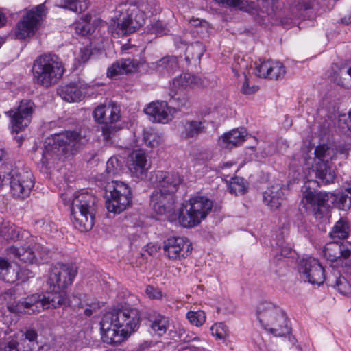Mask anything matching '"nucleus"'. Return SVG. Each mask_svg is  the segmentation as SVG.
Here are the masks:
<instances>
[{
  "instance_id": "f257e3e1",
  "label": "nucleus",
  "mask_w": 351,
  "mask_h": 351,
  "mask_svg": "<svg viewBox=\"0 0 351 351\" xmlns=\"http://www.w3.org/2000/svg\"><path fill=\"white\" fill-rule=\"evenodd\" d=\"M141 323L138 308L130 304H120L102 316L100 321L104 341L117 346L136 332Z\"/></svg>"
},
{
  "instance_id": "f03ea898",
  "label": "nucleus",
  "mask_w": 351,
  "mask_h": 351,
  "mask_svg": "<svg viewBox=\"0 0 351 351\" xmlns=\"http://www.w3.org/2000/svg\"><path fill=\"white\" fill-rule=\"evenodd\" d=\"M316 185L315 181H309L302 187L303 197L300 204L301 213H311L317 219H321L325 211V206L330 201L332 203L337 202L339 208L346 210L351 207V180L344 185L345 192L350 194L341 193L340 195L331 192L319 191L316 192L313 186Z\"/></svg>"
},
{
  "instance_id": "7ed1b4c3",
  "label": "nucleus",
  "mask_w": 351,
  "mask_h": 351,
  "mask_svg": "<svg viewBox=\"0 0 351 351\" xmlns=\"http://www.w3.org/2000/svg\"><path fill=\"white\" fill-rule=\"evenodd\" d=\"M32 71L33 82L49 88L62 77L65 68L60 58L54 53H47L40 55L34 60Z\"/></svg>"
},
{
  "instance_id": "20e7f679",
  "label": "nucleus",
  "mask_w": 351,
  "mask_h": 351,
  "mask_svg": "<svg viewBox=\"0 0 351 351\" xmlns=\"http://www.w3.org/2000/svg\"><path fill=\"white\" fill-rule=\"evenodd\" d=\"M77 274L76 268L69 264L57 263L49 274L47 285L49 286V298L52 307L58 308L66 303V289Z\"/></svg>"
},
{
  "instance_id": "39448f33",
  "label": "nucleus",
  "mask_w": 351,
  "mask_h": 351,
  "mask_svg": "<svg viewBox=\"0 0 351 351\" xmlns=\"http://www.w3.org/2000/svg\"><path fill=\"white\" fill-rule=\"evenodd\" d=\"M82 136L75 131H65L54 134L45 142V152L43 154V162L49 160V156L56 154L58 156L73 154L77 152L82 145Z\"/></svg>"
},
{
  "instance_id": "423d86ee",
  "label": "nucleus",
  "mask_w": 351,
  "mask_h": 351,
  "mask_svg": "<svg viewBox=\"0 0 351 351\" xmlns=\"http://www.w3.org/2000/svg\"><path fill=\"white\" fill-rule=\"evenodd\" d=\"M213 202L204 196L190 199L179 211L178 220L181 226L191 228L199 225L211 211Z\"/></svg>"
},
{
  "instance_id": "0eeeda50",
  "label": "nucleus",
  "mask_w": 351,
  "mask_h": 351,
  "mask_svg": "<svg viewBox=\"0 0 351 351\" xmlns=\"http://www.w3.org/2000/svg\"><path fill=\"white\" fill-rule=\"evenodd\" d=\"M132 204L131 191L123 182L112 181L106 187V207L108 212L119 214Z\"/></svg>"
},
{
  "instance_id": "6e6552de",
  "label": "nucleus",
  "mask_w": 351,
  "mask_h": 351,
  "mask_svg": "<svg viewBox=\"0 0 351 351\" xmlns=\"http://www.w3.org/2000/svg\"><path fill=\"white\" fill-rule=\"evenodd\" d=\"M0 182L3 185L9 184L13 197L21 199L29 195L34 185L32 173L25 170H12L6 175H0Z\"/></svg>"
},
{
  "instance_id": "1a4fd4ad",
  "label": "nucleus",
  "mask_w": 351,
  "mask_h": 351,
  "mask_svg": "<svg viewBox=\"0 0 351 351\" xmlns=\"http://www.w3.org/2000/svg\"><path fill=\"white\" fill-rule=\"evenodd\" d=\"M33 240L31 243L24 244L21 247L16 246H10L6 249L7 256L12 261L25 263H40L45 261L48 257V252L39 245H35L31 247Z\"/></svg>"
},
{
  "instance_id": "9d476101",
  "label": "nucleus",
  "mask_w": 351,
  "mask_h": 351,
  "mask_svg": "<svg viewBox=\"0 0 351 351\" xmlns=\"http://www.w3.org/2000/svg\"><path fill=\"white\" fill-rule=\"evenodd\" d=\"M47 8L44 3L36 5L29 10L18 23L15 29V36L25 39L35 34L40 21L46 16Z\"/></svg>"
},
{
  "instance_id": "9b49d317",
  "label": "nucleus",
  "mask_w": 351,
  "mask_h": 351,
  "mask_svg": "<svg viewBox=\"0 0 351 351\" xmlns=\"http://www.w3.org/2000/svg\"><path fill=\"white\" fill-rule=\"evenodd\" d=\"M49 298V293L47 295L32 294L25 298L24 300L19 301L16 304H10L8 308L10 312L17 314L39 313L52 306V300Z\"/></svg>"
},
{
  "instance_id": "f8f14e48",
  "label": "nucleus",
  "mask_w": 351,
  "mask_h": 351,
  "mask_svg": "<svg viewBox=\"0 0 351 351\" xmlns=\"http://www.w3.org/2000/svg\"><path fill=\"white\" fill-rule=\"evenodd\" d=\"M119 108L115 104H109L97 106L93 111V115L95 121L105 125L102 128V133L105 140H110L115 132V127L112 124L117 122L120 118Z\"/></svg>"
},
{
  "instance_id": "ddd939ff",
  "label": "nucleus",
  "mask_w": 351,
  "mask_h": 351,
  "mask_svg": "<svg viewBox=\"0 0 351 351\" xmlns=\"http://www.w3.org/2000/svg\"><path fill=\"white\" fill-rule=\"evenodd\" d=\"M34 109L35 104L32 100L23 99L20 101L16 110H10L8 112V114L10 117L13 132L19 133L27 127L31 121Z\"/></svg>"
},
{
  "instance_id": "4468645a",
  "label": "nucleus",
  "mask_w": 351,
  "mask_h": 351,
  "mask_svg": "<svg viewBox=\"0 0 351 351\" xmlns=\"http://www.w3.org/2000/svg\"><path fill=\"white\" fill-rule=\"evenodd\" d=\"M165 255L173 261L181 260L190 255L192 251V243L183 237H171L163 242Z\"/></svg>"
},
{
  "instance_id": "2eb2a0df",
  "label": "nucleus",
  "mask_w": 351,
  "mask_h": 351,
  "mask_svg": "<svg viewBox=\"0 0 351 351\" xmlns=\"http://www.w3.org/2000/svg\"><path fill=\"white\" fill-rule=\"evenodd\" d=\"M299 271L305 281L313 285H320L326 279L323 266L313 257L309 256L300 260Z\"/></svg>"
},
{
  "instance_id": "dca6fc26",
  "label": "nucleus",
  "mask_w": 351,
  "mask_h": 351,
  "mask_svg": "<svg viewBox=\"0 0 351 351\" xmlns=\"http://www.w3.org/2000/svg\"><path fill=\"white\" fill-rule=\"evenodd\" d=\"M152 182L156 189L176 193L182 180L178 173L156 171L152 175Z\"/></svg>"
},
{
  "instance_id": "f3484780",
  "label": "nucleus",
  "mask_w": 351,
  "mask_h": 351,
  "mask_svg": "<svg viewBox=\"0 0 351 351\" xmlns=\"http://www.w3.org/2000/svg\"><path fill=\"white\" fill-rule=\"evenodd\" d=\"M96 197L88 193L75 195L71 206V215H95L97 211Z\"/></svg>"
},
{
  "instance_id": "a211bd4d",
  "label": "nucleus",
  "mask_w": 351,
  "mask_h": 351,
  "mask_svg": "<svg viewBox=\"0 0 351 351\" xmlns=\"http://www.w3.org/2000/svg\"><path fill=\"white\" fill-rule=\"evenodd\" d=\"M128 167L132 176L136 178L144 176L150 167L145 152L134 150L128 157Z\"/></svg>"
},
{
  "instance_id": "6ab92c4d",
  "label": "nucleus",
  "mask_w": 351,
  "mask_h": 351,
  "mask_svg": "<svg viewBox=\"0 0 351 351\" xmlns=\"http://www.w3.org/2000/svg\"><path fill=\"white\" fill-rule=\"evenodd\" d=\"M174 194L155 189L151 195V204L155 212L160 215L169 212L175 202Z\"/></svg>"
},
{
  "instance_id": "aec40b11",
  "label": "nucleus",
  "mask_w": 351,
  "mask_h": 351,
  "mask_svg": "<svg viewBox=\"0 0 351 351\" xmlns=\"http://www.w3.org/2000/svg\"><path fill=\"white\" fill-rule=\"evenodd\" d=\"M0 236L7 241H25L27 243L34 240L28 231L16 226L10 221H2L0 223Z\"/></svg>"
},
{
  "instance_id": "412c9836",
  "label": "nucleus",
  "mask_w": 351,
  "mask_h": 351,
  "mask_svg": "<svg viewBox=\"0 0 351 351\" xmlns=\"http://www.w3.org/2000/svg\"><path fill=\"white\" fill-rule=\"evenodd\" d=\"M312 171L315 172V178H317L319 181H315L316 185L313 186L314 190L317 192L315 186H317L319 183L322 184H328L332 183L335 178V173L333 169L332 162H321L319 164H313L312 165ZM310 180H308L304 184L308 182ZM311 181H313V180ZM305 184H304V186Z\"/></svg>"
},
{
  "instance_id": "4be33fe9",
  "label": "nucleus",
  "mask_w": 351,
  "mask_h": 351,
  "mask_svg": "<svg viewBox=\"0 0 351 351\" xmlns=\"http://www.w3.org/2000/svg\"><path fill=\"white\" fill-rule=\"evenodd\" d=\"M283 184L276 183L269 186L263 193V202L271 210L278 209L284 199Z\"/></svg>"
},
{
  "instance_id": "5701e85b",
  "label": "nucleus",
  "mask_w": 351,
  "mask_h": 351,
  "mask_svg": "<svg viewBox=\"0 0 351 351\" xmlns=\"http://www.w3.org/2000/svg\"><path fill=\"white\" fill-rule=\"evenodd\" d=\"M206 125L204 119H186L182 123V136L185 139L197 138L206 132Z\"/></svg>"
},
{
  "instance_id": "b1692460",
  "label": "nucleus",
  "mask_w": 351,
  "mask_h": 351,
  "mask_svg": "<svg viewBox=\"0 0 351 351\" xmlns=\"http://www.w3.org/2000/svg\"><path fill=\"white\" fill-rule=\"evenodd\" d=\"M276 322H267V326L269 328L266 330L276 337H283L291 332V326L289 324L288 318L286 313L283 311H278L274 312Z\"/></svg>"
},
{
  "instance_id": "393cba45",
  "label": "nucleus",
  "mask_w": 351,
  "mask_h": 351,
  "mask_svg": "<svg viewBox=\"0 0 351 351\" xmlns=\"http://www.w3.org/2000/svg\"><path fill=\"white\" fill-rule=\"evenodd\" d=\"M144 112L154 122L165 123L170 119L165 101L152 102L144 109Z\"/></svg>"
},
{
  "instance_id": "a878e982",
  "label": "nucleus",
  "mask_w": 351,
  "mask_h": 351,
  "mask_svg": "<svg viewBox=\"0 0 351 351\" xmlns=\"http://www.w3.org/2000/svg\"><path fill=\"white\" fill-rule=\"evenodd\" d=\"M134 13L131 12L125 15H123L119 19L117 27V33L119 36H125L136 32L141 26L143 25V19L138 20L134 19Z\"/></svg>"
},
{
  "instance_id": "bb28decb",
  "label": "nucleus",
  "mask_w": 351,
  "mask_h": 351,
  "mask_svg": "<svg viewBox=\"0 0 351 351\" xmlns=\"http://www.w3.org/2000/svg\"><path fill=\"white\" fill-rule=\"evenodd\" d=\"M278 311L282 310L269 302L264 301L258 304L256 315L261 325L264 329L267 330L269 328V326H267V322H276L275 318L276 316L274 317L272 315L274 314V312H277Z\"/></svg>"
},
{
  "instance_id": "cd10ccee",
  "label": "nucleus",
  "mask_w": 351,
  "mask_h": 351,
  "mask_svg": "<svg viewBox=\"0 0 351 351\" xmlns=\"http://www.w3.org/2000/svg\"><path fill=\"white\" fill-rule=\"evenodd\" d=\"M331 79L343 87L351 86V66L348 68L346 65H339L334 63L331 66Z\"/></svg>"
},
{
  "instance_id": "c85d7f7f",
  "label": "nucleus",
  "mask_w": 351,
  "mask_h": 351,
  "mask_svg": "<svg viewBox=\"0 0 351 351\" xmlns=\"http://www.w3.org/2000/svg\"><path fill=\"white\" fill-rule=\"evenodd\" d=\"M136 69V63L129 58L121 59L113 63L107 71V76L114 77L119 75L128 74Z\"/></svg>"
},
{
  "instance_id": "c756f323",
  "label": "nucleus",
  "mask_w": 351,
  "mask_h": 351,
  "mask_svg": "<svg viewBox=\"0 0 351 351\" xmlns=\"http://www.w3.org/2000/svg\"><path fill=\"white\" fill-rule=\"evenodd\" d=\"M57 93L63 100L68 102H77L84 97L82 88L75 84L62 86L58 89Z\"/></svg>"
},
{
  "instance_id": "7c9ffc66",
  "label": "nucleus",
  "mask_w": 351,
  "mask_h": 351,
  "mask_svg": "<svg viewBox=\"0 0 351 351\" xmlns=\"http://www.w3.org/2000/svg\"><path fill=\"white\" fill-rule=\"evenodd\" d=\"M245 131L243 128L239 130L235 129L225 133L221 137V146L226 149H232V147L240 145L245 141Z\"/></svg>"
},
{
  "instance_id": "2f4dec72",
  "label": "nucleus",
  "mask_w": 351,
  "mask_h": 351,
  "mask_svg": "<svg viewBox=\"0 0 351 351\" xmlns=\"http://www.w3.org/2000/svg\"><path fill=\"white\" fill-rule=\"evenodd\" d=\"M150 328L159 336L163 335L167 330L169 325L168 317L160 313H153L149 315Z\"/></svg>"
},
{
  "instance_id": "473e14b6",
  "label": "nucleus",
  "mask_w": 351,
  "mask_h": 351,
  "mask_svg": "<svg viewBox=\"0 0 351 351\" xmlns=\"http://www.w3.org/2000/svg\"><path fill=\"white\" fill-rule=\"evenodd\" d=\"M95 215H71V218L74 227L80 232H88L90 230L95 223Z\"/></svg>"
},
{
  "instance_id": "72a5a7b5",
  "label": "nucleus",
  "mask_w": 351,
  "mask_h": 351,
  "mask_svg": "<svg viewBox=\"0 0 351 351\" xmlns=\"http://www.w3.org/2000/svg\"><path fill=\"white\" fill-rule=\"evenodd\" d=\"M155 64L157 71L161 73L171 74L178 69V59L174 56H166Z\"/></svg>"
},
{
  "instance_id": "f704fd0d",
  "label": "nucleus",
  "mask_w": 351,
  "mask_h": 351,
  "mask_svg": "<svg viewBox=\"0 0 351 351\" xmlns=\"http://www.w3.org/2000/svg\"><path fill=\"white\" fill-rule=\"evenodd\" d=\"M0 279L8 283H13L17 280V273L8 259L2 257H0Z\"/></svg>"
},
{
  "instance_id": "c9c22d12",
  "label": "nucleus",
  "mask_w": 351,
  "mask_h": 351,
  "mask_svg": "<svg viewBox=\"0 0 351 351\" xmlns=\"http://www.w3.org/2000/svg\"><path fill=\"white\" fill-rule=\"evenodd\" d=\"M314 154L315 158L313 164L331 162L334 156V151L330 149L328 145L322 144L315 147Z\"/></svg>"
},
{
  "instance_id": "e433bc0d",
  "label": "nucleus",
  "mask_w": 351,
  "mask_h": 351,
  "mask_svg": "<svg viewBox=\"0 0 351 351\" xmlns=\"http://www.w3.org/2000/svg\"><path fill=\"white\" fill-rule=\"evenodd\" d=\"M200 82V78L197 76L184 73L173 80V85L176 88L185 89L186 88H193Z\"/></svg>"
},
{
  "instance_id": "4c0bfd02",
  "label": "nucleus",
  "mask_w": 351,
  "mask_h": 351,
  "mask_svg": "<svg viewBox=\"0 0 351 351\" xmlns=\"http://www.w3.org/2000/svg\"><path fill=\"white\" fill-rule=\"evenodd\" d=\"M88 5L86 0H61L58 6L80 14L88 9Z\"/></svg>"
},
{
  "instance_id": "58836bf2",
  "label": "nucleus",
  "mask_w": 351,
  "mask_h": 351,
  "mask_svg": "<svg viewBox=\"0 0 351 351\" xmlns=\"http://www.w3.org/2000/svg\"><path fill=\"white\" fill-rule=\"evenodd\" d=\"M205 51L204 45L199 42H195L189 45L185 51V59L189 63L191 60H200Z\"/></svg>"
},
{
  "instance_id": "ea45409f",
  "label": "nucleus",
  "mask_w": 351,
  "mask_h": 351,
  "mask_svg": "<svg viewBox=\"0 0 351 351\" xmlns=\"http://www.w3.org/2000/svg\"><path fill=\"white\" fill-rule=\"evenodd\" d=\"M25 338L22 339L24 351H38L40 346L37 342L38 334L32 329L27 330L24 334Z\"/></svg>"
},
{
  "instance_id": "a19ab883",
  "label": "nucleus",
  "mask_w": 351,
  "mask_h": 351,
  "mask_svg": "<svg viewBox=\"0 0 351 351\" xmlns=\"http://www.w3.org/2000/svg\"><path fill=\"white\" fill-rule=\"evenodd\" d=\"M349 234V226L346 220L341 219L335 225L332 230L330 233L332 239L338 238L339 239H345Z\"/></svg>"
},
{
  "instance_id": "79ce46f5",
  "label": "nucleus",
  "mask_w": 351,
  "mask_h": 351,
  "mask_svg": "<svg viewBox=\"0 0 351 351\" xmlns=\"http://www.w3.org/2000/svg\"><path fill=\"white\" fill-rule=\"evenodd\" d=\"M324 257L331 261H336L341 258L340 244L337 242H332L326 245L323 250Z\"/></svg>"
},
{
  "instance_id": "37998d69",
  "label": "nucleus",
  "mask_w": 351,
  "mask_h": 351,
  "mask_svg": "<svg viewBox=\"0 0 351 351\" xmlns=\"http://www.w3.org/2000/svg\"><path fill=\"white\" fill-rule=\"evenodd\" d=\"M229 191L236 195H243L247 191L245 180L242 178H232L228 184Z\"/></svg>"
},
{
  "instance_id": "c03bdc74",
  "label": "nucleus",
  "mask_w": 351,
  "mask_h": 351,
  "mask_svg": "<svg viewBox=\"0 0 351 351\" xmlns=\"http://www.w3.org/2000/svg\"><path fill=\"white\" fill-rule=\"evenodd\" d=\"M143 140L147 146L152 148L160 145L162 141L160 134L152 130L144 131Z\"/></svg>"
},
{
  "instance_id": "a18cd8bd",
  "label": "nucleus",
  "mask_w": 351,
  "mask_h": 351,
  "mask_svg": "<svg viewBox=\"0 0 351 351\" xmlns=\"http://www.w3.org/2000/svg\"><path fill=\"white\" fill-rule=\"evenodd\" d=\"M285 73V67L282 63L272 61L268 79L278 80L282 79Z\"/></svg>"
},
{
  "instance_id": "49530a36",
  "label": "nucleus",
  "mask_w": 351,
  "mask_h": 351,
  "mask_svg": "<svg viewBox=\"0 0 351 351\" xmlns=\"http://www.w3.org/2000/svg\"><path fill=\"white\" fill-rule=\"evenodd\" d=\"M186 318L192 324L200 326L206 321V315L203 311H189L186 314Z\"/></svg>"
},
{
  "instance_id": "de8ad7c7",
  "label": "nucleus",
  "mask_w": 351,
  "mask_h": 351,
  "mask_svg": "<svg viewBox=\"0 0 351 351\" xmlns=\"http://www.w3.org/2000/svg\"><path fill=\"white\" fill-rule=\"evenodd\" d=\"M311 8L312 5L311 2L302 0L295 5V8L293 10V12L295 17L305 19L306 15L304 12L311 9Z\"/></svg>"
},
{
  "instance_id": "09e8293b",
  "label": "nucleus",
  "mask_w": 351,
  "mask_h": 351,
  "mask_svg": "<svg viewBox=\"0 0 351 351\" xmlns=\"http://www.w3.org/2000/svg\"><path fill=\"white\" fill-rule=\"evenodd\" d=\"M271 62L272 61L267 60L261 62L260 64H256V75L259 77L268 78Z\"/></svg>"
},
{
  "instance_id": "8fccbe9b",
  "label": "nucleus",
  "mask_w": 351,
  "mask_h": 351,
  "mask_svg": "<svg viewBox=\"0 0 351 351\" xmlns=\"http://www.w3.org/2000/svg\"><path fill=\"white\" fill-rule=\"evenodd\" d=\"M213 335H215L217 339H225L228 336V328L223 323H219L215 324L211 328Z\"/></svg>"
},
{
  "instance_id": "3c124183",
  "label": "nucleus",
  "mask_w": 351,
  "mask_h": 351,
  "mask_svg": "<svg viewBox=\"0 0 351 351\" xmlns=\"http://www.w3.org/2000/svg\"><path fill=\"white\" fill-rule=\"evenodd\" d=\"M220 2L228 7L249 12L247 0H220Z\"/></svg>"
},
{
  "instance_id": "603ef678",
  "label": "nucleus",
  "mask_w": 351,
  "mask_h": 351,
  "mask_svg": "<svg viewBox=\"0 0 351 351\" xmlns=\"http://www.w3.org/2000/svg\"><path fill=\"white\" fill-rule=\"evenodd\" d=\"M119 165L117 158L111 157L106 162V173L111 176H114L119 172Z\"/></svg>"
},
{
  "instance_id": "864d4df0",
  "label": "nucleus",
  "mask_w": 351,
  "mask_h": 351,
  "mask_svg": "<svg viewBox=\"0 0 351 351\" xmlns=\"http://www.w3.org/2000/svg\"><path fill=\"white\" fill-rule=\"evenodd\" d=\"M335 286L339 292L343 295L349 293L350 290V285L344 277H339L337 278Z\"/></svg>"
},
{
  "instance_id": "5fc2aeb1",
  "label": "nucleus",
  "mask_w": 351,
  "mask_h": 351,
  "mask_svg": "<svg viewBox=\"0 0 351 351\" xmlns=\"http://www.w3.org/2000/svg\"><path fill=\"white\" fill-rule=\"evenodd\" d=\"M169 102L177 108L186 107L189 104L187 97L183 96L181 97L177 93L171 97Z\"/></svg>"
},
{
  "instance_id": "6e6d98bb",
  "label": "nucleus",
  "mask_w": 351,
  "mask_h": 351,
  "mask_svg": "<svg viewBox=\"0 0 351 351\" xmlns=\"http://www.w3.org/2000/svg\"><path fill=\"white\" fill-rule=\"evenodd\" d=\"M147 295L150 299H161L162 298V293L161 290L152 285H147L145 289Z\"/></svg>"
},
{
  "instance_id": "4d7b16f0",
  "label": "nucleus",
  "mask_w": 351,
  "mask_h": 351,
  "mask_svg": "<svg viewBox=\"0 0 351 351\" xmlns=\"http://www.w3.org/2000/svg\"><path fill=\"white\" fill-rule=\"evenodd\" d=\"M63 306H69L72 308H83L80 298L76 295L66 296V303L63 304Z\"/></svg>"
},
{
  "instance_id": "13d9d810",
  "label": "nucleus",
  "mask_w": 351,
  "mask_h": 351,
  "mask_svg": "<svg viewBox=\"0 0 351 351\" xmlns=\"http://www.w3.org/2000/svg\"><path fill=\"white\" fill-rule=\"evenodd\" d=\"M18 343L16 341H10L0 347V351H19L17 347Z\"/></svg>"
},
{
  "instance_id": "bf43d9fd",
  "label": "nucleus",
  "mask_w": 351,
  "mask_h": 351,
  "mask_svg": "<svg viewBox=\"0 0 351 351\" xmlns=\"http://www.w3.org/2000/svg\"><path fill=\"white\" fill-rule=\"evenodd\" d=\"M245 78V80L243 82L242 88H241L242 93L245 95H251V94L256 92L258 89V86H253L252 87H250L247 79L246 78V77Z\"/></svg>"
},
{
  "instance_id": "052dcab7",
  "label": "nucleus",
  "mask_w": 351,
  "mask_h": 351,
  "mask_svg": "<svg viewBox=\"0 0 351 351\" xmlns=\"http://www.w3.org/2000/svg\"><path fill=\"white\" fill-rule=\"evenodd\" d=\"M340 244L341 247V258H348L351 255V244L343 245Z\"/></svg>"
},
{
  "instance_id": "680f3d73",
  "label": "nucleus",
  "mask_w": 351,
  "mask_h": 351,
  "mask_svg": "<svg viewBox=\"0 0 351 351\" xmlns=\"http://www.w3.org/2000/svg\"><path fill=\"white\" fill-rule=\"evenodd\" d=\"M90 55H91V52L89 49H88V48L81 49L80 51V58L81 62H82L83 63L86 62L88 60Z\"/></svg>"
},
{
  "instance_id": "e2e57ef3",
  "label": "nucleus",
  "mask_w": 351,
  "mask_h": 351,
  "mask_svg": "<svg viewBox=\"0 0 351 351\" xmlns=\"http://www.w3.org/2000/svg\"><path fill=\"white\" fill-rule=\"evenodd\" d=\"M344 123L347 125L348 129L351 131V111L349 112L348 117L344 120Z\"/></svg>"
},
{
  "instance_id": "0e129e2a",
  "label": "nucleus",
  "mask_w": 351,
  "mask_h": 351,
  "mask_svg": "<svg viewBox=\"0 0 351 351\" xmlns=\"http://www.w3.org/2000/svg\"><path fill=\"white\" fill-rule=\"evenodd\" d=\"M88 306L92 308L93 312L97 311L98 309L100 308V304L98 302H94L90 304H88Z\"/></svg>"
},
{
  "instance_id": "69168bd1",
  "label": "nucleus",
  "mask_w": 351,
  "mask_h": 351,
  "mask_svg": "<svg viewBox=\"0 0 351 351\" xmlns=\"http://www.w3.org/2000/svg\"><path fill=\"white\" fill-rule=\"evenodd\" d=\"M341 21L343 24L349 25L351 24V16H346L341 19Z\"/></svg>"
},
{
  "instance_id": "338daca9",
  "label": "nucleus",
  "mask_w": 351,
  "mask_h": 351,
  "mask_svg": "<svg viewBox=\"0 0 351 351\" xmlns=\"http://www.w3.org/2000/svg\"><path fill=\"white\" fill-rule=\"evenodd\" d=\"M6 22L5 14L0 10V27L3 26Z\"/></svg>"
},
{
  "instance_id": "774afa93",
  "label": "nucleus",
  "mask_w": 351,
  "mask_h": 351,
  "mask_svg": "<svg viewBox=\"0 0 351 351\" xmlns=\"http://www.w3.org/2000/svg\"><path fill=\"white\" fill-rule=\"evenodd\" d=\"M281 23H282V26L285 28L289 29V27H291V25L288 23V19H285L282 20Z\"/></svg>"
}]
</instances>
